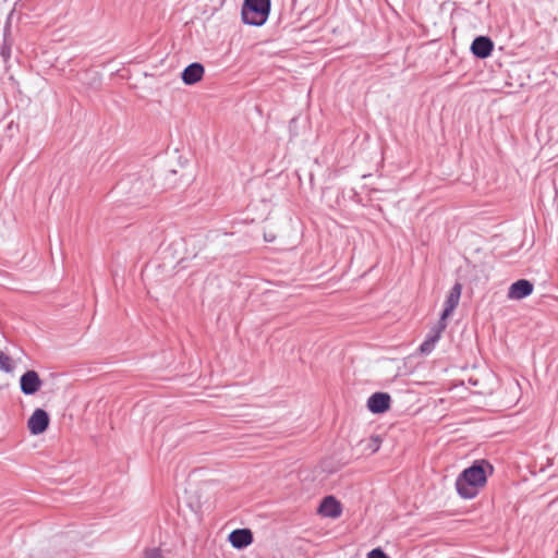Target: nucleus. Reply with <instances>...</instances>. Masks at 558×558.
<instances>
[{"mask_svg": "<svg viewBox=\"0 0 558 558\" xmlns=\"http://www.w3.org/2000/svg\"><path fill=\"white\" fill-rule=\"evenodd\" d=\"M494 472L493 464L485 460H475L470 466L464 469L456 480L457 494L462 499L475 498L480 489L485 487L487 478Z\"/></svg>", "mask_w": 558, "mask_h": 558, "instance_id": "1", "label": "nucleus"}, {"mask_svg": "<svg viewBox=\"0 0 558 558\" xmlns=\"http://www.w3.org/2000/svg\"><path fill=\"white\" fill-rule=\"evenodd\" d=\"M271 8V0H244L241 9L242 22L251 26L266 23Z\"/></svg>", "mask_w": 558, "mask_h": 558, "instance_id": "2", "label": "nucleus"}, {"mask_svg": "<svg viewBox=\"0 0 558 558\" xmlns=\"http://www.w3.org/2000/svg\"><path fill=\"white\" fill-rule=\"evenodd\" d=\"M50 423L49 414L44 409H36L27 421L32 435H40L47 430Z\"/></svg>", "mask_w": 558, "mask_h": 558, "instance_id": "3", "label": "nucleus"}, {"mask_svg": "<svg viewBox=\"0 0 558 558\" xmlns=\"http://www.w3.org/2000/svg\"><path fill=\"white\" fill-rule=\"evenodd\" d=\"M43 380L36 371H26L20 377V389L26 396H33L40 390Z\"/></svg>", "mask_w": 558, "mask_h": 558, "instance_id": "4", "label": "nucleus"}, {"mask_svg": "<svg viewBox=\"0 0 558 558\" xmlns=\"http://www.w3.org/2000/svg\"><path fill=\"white\" fill-rule=\"evenodd\" d=\"M391 397L388 392L377 391L367 399V409L373 414H383L390 409Z\"/></svg>", "mask_w": 558, "mask_h": 558, "instance_id": "5", "label": "nucleus"}, {"mask_svg": "<svg viewBox=\"0 0 558 558\" xmlns=\"http://www.w3.org/2000/svg\"><path fill=\"white\" fill-rule=\"evenodd\" d=\"M470 50L477 59H486L494 50V41L488 36H477L473 39Z\"/></svg>", "mask_w": 558, "mask_h": 558, "instance_id": "6", "label": "nucleus"}, {"mask_svg": "<svg viewBox=\"0 0 558 558\" xmlns=\"http://www.w3.org/2000/svg\"><path fill=\"white\" fill-rule=\"evenodd\" d=\"M318 513L326 518L337 519L342 513L341 502L332 495L325 496L319 504Z\"/></svg>", "mask_w": 558, "mask_h": 558, "instance_id": "7", "label": "nucleus"}, {"mask_svg": "<svg viewBox=\"0 0 558 558\" xmlns=\"http://www.w3.org/2000/svg\"><path fill=\"white\" fill-rule=\"evenodd\" d=\"M462 292V284L457 281L452 288L450 289L444 305V310L441 311L440 318L441 320H447V318L452 314L456 307L459 305L460 296Z\"/></svg>", "mask_w": 558, "mask_h": 558, "instance_id": "8", "label": "nucleus"}, {"mask_svg": "<svg viewBox=\"0 0 558 558\" xmlns=\"http://www.w3.org/2000/svg\"><path fill=\"white\" fill-rule=\"evenodd\" d=\"M534 291V284L527 279H519L511 283L508 289V299L522 300L530 296Z\"/></svg>", "mask_w": 558, "mask_h": 558, "instance_id": "9", "label": "nucleus"}, {"mask_svg": "<svg viewBox=\"0 0 558 558\" xmlns=\"http://www.w3.org/2000/svg\"><path fill=\"white\" fill-rule=\"evenodd\" d=\"M228 539L232 547L236 549H244L247 546H250L253 541V532L250 529H235L233 530L229 536Z\"/></svg>", "mask_w": 558, "mask_h": 558, "instance_id": "10", "label": "nucleus"}, {"mask_svg": "<svg viewBox=\"0 0 558 558\" xmlns=\"http://www.w3.org/2000/svg\"><path fill=\"white\" fill-rule=\"evenodd\" d=\"M205 68L199 62H193L181 72V78L185 85H194L202 81Z\"/></svg>", "mask_w": 558, "mask_h": 558, "instance_id": "11", "label": "nucleus"}, {"mask_svg": "<svg viewBox=\"0 0 558 558\" xmlns=\"http://www.w3.org/2000/svg\"><path fill=\"white\" fill-rule=\"evenodd\" d=\"M446 327H447V322L446 320H441V318H439L437 324H435L430 328V330L427 333L426 338L436 344V342L440 339L441 333L446 329Z\"/></svg>", "mask_w": 558, "mask_h": 558, "instance_id": "12", "label": "nucleus"}, {"mask_svg": "<svg viewBox=\"0 0 558 558\" xmlns=\"http://www.w3.org/2000/svg\"><path fill=\"white\" fill-rule=\"evenodd\" d=\"M14 361L11 356L0 351V371L4 373H12L14 371Z\"/></svg>", "mask_w": 558, "mask_h": 558, "instance_id": "13", "label": "nucleus"}, {"mask_svg": "<svg viewBox=\"0 0 558 558\" xmlns=\"http://www.w3.org/2000/svg\"><path fill=\"white\" fill-rule=\"evenodd\" d=\"M434 347L435 343L426 338L420 345L418 351L423 354H429L434 350Z\"/></svg>", "mask_w": 558, "mask_h": 558, "instance_id": "14", "label": "nucleus"}, {"mask_svg": "<svg viewBox=\"0 0 558 558\" xmlns=\"http://www.w3.org/2000/svg\"><path fill=\"white\" fill-rule=\"evenodd\" d=\"M144 558H163L159 548H149L145 550Z\"/></svg>", "mask_w": 558, "mask_h": 558, "instance_id": "15", "label": "nucleus"}, {"mask_svg": "<svg viewBox=\"0 0 558 558\" xmlns=\"http://www.w3.org/2000/svg\"><path fill=\"white\" fill-rule=\"evenodd\" d=\"M367 558H389L381 548H374L367 554Z\"/></svg>", "mask_w": 558, "mask_h": 558, "instance_id": "16", "label": "nucleus"}, {"mask_svg": "<svg viewBox=\"0 0 558 558\" xmlns=\"http://www.w3.org/2000/svg\"><path fill=\"white\" fill-rule=\"evenodd\" d=\"M0 54L3 60L7 62L11 57V46L4 40L3 45L0 49Z\"/></svg>", "mask_w": 558, "mask_h": 558, "instance_id": "17", "label": "nucleus"}, {"mask_svg": "<svg viewBox=\"0 0 558 558\" xmlns=\"http://www.w3.org/2000/svg\"><path fill=\"white\" fill-rule=\"evenodd\" d=\"M380 442H381V440H380L379 436H372L369 439L368 448L373 452H376L380 447Z\"/></svg>", "mask_w": 558, "mask_h": 558, "instance_id": "18", "label": "nucleus"}, {"mask_svg": "<svg viewBox=\"0 0 558 558\" xmlns=\"http://www.w3.org/2000/svg\"><path fill=\"white\" fill-rule=\"evenodd\" d=\"M143 186H144V181H142L141 179H136V180H134V182L132 184V191L140 192Z\"/></svg>", "mask_w": 558, "mask_h": 558, "instance_id": "19", "label": "nucleus"}, {"mask_svg": "<svg viewBox=\"0 0 558 558\" xmlns=\"http://www.w3.org/2000/svg\"><path fill=\"white\" fill-rule=\"evenodd\" d=\"M135 204H137V205H142V204H143V202H141V201H136V202H135Z\"/></svg>", "mask_w": 558, "mask_h": 558, "instance_id": "20", "label": "nucleus"}]
</instances>
